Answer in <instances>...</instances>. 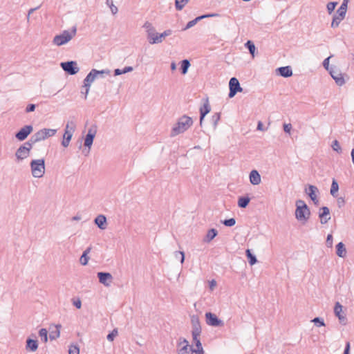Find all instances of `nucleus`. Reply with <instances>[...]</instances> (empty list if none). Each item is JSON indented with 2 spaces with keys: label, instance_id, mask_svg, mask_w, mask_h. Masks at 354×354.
<instances>
[{
  "label": "nucleus",
  "instance_id": "f257e3e1",
  "mask_svg": "<svg viewBox=\"0 0 354 354\" xmlns=\"http://www.w3.org/2000/svg\"><path fill=\"white\" fill-rule=\"evenodd\" d=\"M193 124L192 118L184 115L180 117L176 124L172 128L171 136H176L187 131Z\"/></svg>",
  "mask_w": 354,
  "mask_h": 354
},
{
  "label": "nucleus",
  "instance_id": "f03ea898",
  "mask_svg": "<svg viewBox=\"0 0 354 354\" xmlns=\"http://www.w3.org/2000/svg\"><path fill=\"white\" fill-rule=\"evenodd\" d=\"M310 215V211L306 204V203L302 200H297L296 201V210H295V217L298 221H306Z\"/></svg>",
  "mask_w": 354,
  "mask_h": 354
},
{
  "label": "nucleus",
  "instance_id": "7ed1b4c3",
  "mask_svg": "<svg viewBox=\"0 0 354 354\" xmlns=\"http://www.w3.org/2000/svg\"><path fill=\"white\" fill-rule=\"evenodd\" d=\"M77 28L75 26L73 27L71 32L64 30L60 35L54 37L53 42L55 45L58 46L64 45L75 36Z\"/></svg>",
  "mask_w": 354,
  "mask_h": 354
},
{
  "label": "nucleus",
  "instance_id": "20e7f679",
  "mask_svg": "<svg viewBox=\"0 0 354 354\" xmlns=\"http://www.w3.org/2000/svg\"><path fill=\"white\" fill-rule=\"evenodd\" d=\"M348 1L349 0H343L340 7L338 8L336 13L333 15L331 23L332 28L338 27L340 22L345 18Z\"/></svg>",
  "mask_w": 354,
  "mask_h": 354
},
{
  "label": "nucleus",
  "instance_id": "39448f33",
  "mask_svg": "<svg viewBox=\"0 0 354 354\" xmlns=\"http://www.w3.org/2000/svg\"><path fill=\"white\" fill-rule=\"evenodd\" d=\"M31 173L35 178H41L45 174L44 159L32 160L30 164Z\"/></svg>",
  "mask_w": 354,
  "mask_h": 354
},
{
  "label": "nucleus",
  "instance_id": "423d86ee",
  "mask_svg": "<svg viewBox=\"0 0 354 354\" xmlns=\"http://www.w3.org/2000/svg\"><path fill=\"white\" fill-rule=\"evenodd\" d=\"M62 68L68 75H73L77 74L80 68L75 61H68L60 64Z\"/></svg>",
  "mask_w": 354,
  "mask_h": 354
},
{
  "label": "nucleus",
  "instance_id": "0eeeda50",
  "mask_svg": "<svg viewBox=\"0 0 354 354\" xmlns=\"http://www.w3.org/2000/svg\"><path fill=\"white\" fill-rule=\"evenodd\" d=\"M97 133L96 126H92L88 130V133L84 138V145L88 148L87 153H89L94 138Z\"/></svg>",
  "mask_w": 354,
  "mask_h": 354
},
{
  "label": "nucleus",
  "instance_id": "6e6552de",
  "mask_svg": "<svg viewBox=\"0 0 354 354\" xmlns=\"http://www.w3.org/2000/svg\"><path fill=\"white\" fill-rule=\"evenodd\" d=\"M230 92L228 96L232 98L235 96L238 92H242L243 88L237 78L232 77L229 82Z\"/></svg>",
  "mask_w": 354,
  "mask_h": 354
},
{
  "label": "nucleus",
  "instance_id": "1a4fd4ad",
  "mask_svg": "<svg viewBox=\"0 0 354 354\" xmlns=\"http://www.w3.org/2000/svg\"><path fill=\"white\" fill-rule=\"evenodd\" d=\"M206 323L207 325L211 326H224V322L221 319H218V317L211 313L207 312L205 313Z\"/></svg>",
  "mask_w": 354,
  "mask_h": 354
},
{
  "label": "nucleus",
  "instance_id": "9d476101",
  "mask_svg": "<svg viewBox=\"0 0 354 354\" xmlns=\"http://www.w3.org/2000/svg\"><path fill=\"white\" fill-rule=\"evenodd\" d=\"M178 346L181 348L178 350V354H192L194 348L189 344L188 341L183 337L179 339Z\"/></svg>",
  "mask_w": 354,
  "mask_h": 354
},
{
  "label": "nucleus",
  "instance_id": "9b49d317",
  "mask_svg": "<svg viewBox=\"0 0 354 354\" xmlns=\"http://www.w3.org/2000/svg\"><path fill=\"white\" fill-rule=\"evenodd\" d=\"M32 131L33 127L32 125H26L16 133L15 138L19 141H23L28 138Z\"/></svg>",
  "mask_w": 354,
  "mask_h": 354
},
{
  "label": "nucleus",
  "instance_id": "f8f14e48",
  "mask_svg": "<svg viewBox=\"0 0 354 354\" xmlns=\"http://www.w3.org/2000/svg\"><path fill=\"white\" fill-rule=\"evenodd\" d=\"M329 73L338 86H342L345 84L342 74L335 67H330Z\"/></svg>",
  "mask_w": 354,
  "mask_h": 354
},
{
  "label": "nucleus",
  "instance_id": "ddd939ff",
  "mask_svg": "<svg viewBox=\"0 0 354 354\" xmlns=\"http://www.w3.org/2000/svg\"><path fill=\"white\" fill-rule=\"evenodd\" d=\"M305 192L308 195V196L310 198V199L313 201L314 204L315 205H318L319 200H318L317 195V193H319L318 188L315 185H309L308 189H306Z\"/></svg>",
  "mask_w": 354,
  "mask_h": 354
},
{
  "label": "nucleus",
  "instance_id": "4468645a",
  "mask_svg": "<svg viewBox=\"0 0 354 354\" xmlns=\"http://www.w3.org/2000/svg\"><path fill=\"white\" fill-rule=\"evenodd\" d=\"M342 304L339 301H337L334 307V313L335 316L338 317L340 324L346 325L347 319L346 316L342 314Z\"/></svg>",
  "mask_w": 354,
  "mask_h": 354
},
{
  "label": "nucleus",
  "instance_id": "2eb2a0df",
  "mask_svg": "<svg viewBox=\"0 0 354 354\" xmlns=\"http://www.w3.org/2000/svg\"><path fill=\"white\" fill-rule=\"evenodd\" d=\"M211 111V106L209 103L208 97L205 99V102L200 108V125L202 126L203 120L207 114Z\"/></svg>",
  "mask_w": 354,
  "mask_h": 354
},
{
  "label": "nucleus",
  "instance_id": "dca6fc26",
  "mask_svg": "<svg viewBox=\"0 0 354 354\" xmlns=\"http://www.w3.org/2000/svg\"><path fill=\"white\" fill-rule=\"evenodd\" d=\"M99 281L105 286H109L112 282L113 277L109 272H100L97 273Z\"/></svg>",
  "mask_w": 354,
  "mask_h": 354
},
{
  "label": "nucleus",
  "instance_id": "f3484780",
  "mask_svg": "<svg viewBox=\"0 0 354 354\" xmlns=\"http://www.w3.org/2000/svg\"><path fill=\"white\" fill-rule=\"evenodd\" d=\"M319 217L322 224L326 223L330 219V210L328 207H322L319 209Z\"/></svg>",
  "mask_w": 354,
  "mask_h": 354
},
{
  "label": "nucleus",
  "instance_id": "a211bd4d",
  "mask_svg": "<svg viewBox=\"0 0 354 354\" xmlns=\"http://www.w3.org/2000/svg\"><path fill=\"white\" fill-rule=\"evenodd\" d=\"M39 346L38 341L35 339L27 338L26 341V350L28 352H35Z\"/></svg>",
  "mask_w": 354,
  "mask_h": 354
},
{
  "label": "nucleus",
  "instance_id": "6ab92c4d",
  "mask_svg": "<svg viewBox=\"0 0 354 354\" xmlns=\"http://www.w3.org/2000/svg\"><path fill=\"white\" fill-rule=\"evenodd\" d=\"M30 152L26 149L25 146H20L15 152V156L18 161L23 160L28 158Z\"/></svg>",
  "mask_w": 354,
  "mask_h": 354
},
{
  "label": "nucleus",
  "instance_id": "aec40b11",
  "mask_svg": "<svg viewBox=\"0 0 354 354\" xmlns=\"http://www.w3.org/2000/svg\"><path fill=\"white\" fill-rule=\"evenodd\" d=\"M277 74L283 77H290L292 75V70L291 66H281L276 69Z\"/></svg>",
  "mask_w": 354,
  "mask_h": 354
},
{
  "label": "nucleus",
  "instance_id": "412c9836",
  "mask_svg": "<svg viewBox=\"0 0 354 354\" xmlns=\"http://www.w3.org/2000/svg\"><path fill=\"white\" fill-rule=\"evenodd\" d=\"M95 224L101 230H105L107 226L106 218L104 215L100 214L94 220Z\"/></svg>",
  "mask_w": 354,
  "mask_h": 354
},
{
  "label": "nucleus",
  "instance_id": "4be33fe9",
  "mask_svg": "<svg viewBox=\"0 0 354 354\" xmlns=\"http://www.w3.org/2000/svg\"><path fill=\"white\" fill-rule=\"evenodd\" d=\"M250 182L253 185H258L261 183V176L258 171L252 170L249 175Z\"/></svg>",
  "mask_w": 354,
  "mask_h": 354
},
{
  "label": "nucleus",
  "instance_id": "5701e85b",
  "mask_svg": "<svg viewBox=\"0 0 354 354\" xmlns=\"http://www.w3.org/2000/svg\"><path fill=\"white\" fill-rule=\"evenodd\" d=\"M336 254L338 257L344 258L346 256V250L344 244L339 242L336 245Z\"/></svg>",
  "mask_w": 354,
  "mask_h": 354
},
{
  "label": "nucleus",
  "instance_id": "b1692460",
  "mask_svg": "<svg viewBox=\"0 0 354 354\" xmlns=\"http://www.w3.org/2000/svg\"><path fill=\"white\" fill-rule=\"evenodd\" d=\"M218 234V231L212 228L207 231V233L204 239V241L207 243H209L211 241H212Z\"/></svg>",
  "mask_w": 354,
  "mask_h": 354
},
{
  "label": "nucleus",
  "instance_id": "393cba45",
  "mask_svg": "<svg viewBox=\"0 0 354 354\" xmlns=\"http://www.w3.org/2000/svg\"><path fill=\"white\" fill-rule=\"evenodd\" d=\"M60 328L61 325L55 326V330H51L49 334V338L50 340H54L58 338L60 335Z\"/></svg>",
  "mask_w": 354,
  "mask_h": 354
},
{
  "label": "nucleus",
  "instance_id": "a878e982",
  "mask_svg": "<svg viewBox=\"0 0 354 354\" xmlns=\"http://www.w3.org/2000/svg\"><path fill=\"white\" fill-rule=\"evenodd\" d=\"M250 201V198L248 196H241L238 200V206L241 208H245Z\"/></svg>",
  "mask_w": 354,
  "mask_h": 354
},
{
  "label": "nucleus",
  "instance_id": "bb28decb",
  "mask_svg": "<svg viewBox=\"0 0 354 354\" xmlns=\"http://www.w3.org/2000/svg\"><path fill=\"white\" fill-rule=\"evenodd\" d=\"M245 254L248 258V262L251 266L254 265L257 262V259L254 254H253L250 249L245 250Z\"/></svg>",
  "mask_w": 354,
  "mask_h": 354
},
{
  "label": "nucleus",
  "instance_id": "cd10ccee",
  "mask_svg": "<svg viewBox=\"0 0 354 354\" xmlns=\"http://www.w3.org/2000/svg\"><path fill=\"white\" fill-rule=\"evenodd\" d=\"M180 71L183 75H185L190 66V62L188 59H183L180 63Z\"/></svg>",
  "mask_w": 354,
  "mask_h": 354
},
{
  "label": "nucleus",
  "instance_id": "c85d7f7f",
  "mask_svg": "<svg viewBox=\"0 0 354 354\" xmlns=\"http://www.w3.org/2000/svg\"><path fill=\"white\" fill-rule=\"evenodd\" d=\"M339 190V185L337 183V182L333 179V181H332V184H331V187H330V194L333 196V197H337V192Z\"/></svg>",
  "mask_w": 354,
  "mask_h": 354
},
{
  "label": "nucleus",
  "instance_id": "c756f323",
  "mask_svg": "<svg viewBox=\"0 0 354 354\" xmlns=\"http://www.w3.org/2000/svg\"><path fill=\"white\" fill-rule=\"evenodd\" d=\"M171 32H172L171 30H169V29L166 30L163 32H162L160 34H158V38H156L153 40V41H159V43H161L163 41V39L166 37L170 35L171 34Z\"/></svg>",
  "mask_w": 354,
  "mask_h": 354
},
{
  "label": "nucleus",
  "instance_id": "7c9ffc66",
  "mask_svg": "<svg viewBox=\"0 0 354 354\" xmlns=\"http://www.w3.org/2000/svg\"><path fill=\"white\" fill-rule=\"evenodd\" d=\"M245 46L248 49L250 53L254 57L255 50H256V47H255L254 44L252 41L248 40L245 43Z\"/></svg>",
  "mask_w": 354,
  "mask_h": 354
},
{
  "label": "nucleus",
  "instance_id": "2f4dec72",
  "mask_svg": "<svg viewBox=\"0 0 354 354\" xmlns=\"http://www.w3.org/2000/svg\"><path fill=\"white\" fill-rule=\"evenodd\" d=\"M189 0H175V7L177 10H181Z\"/></svg>",
  "mask_w": 354,
  "mask_h": 354
},
{
  "label": "nucleus",
  "instance_id": "473e14b6",
  "mask_svg": "<svg viewBox=\"0 0 354 354\" xmlns=\"http://www.w3.org/2000/svg\"><path fill=\"white\" fill-rule=\"evenodd\" d=\"M91 83L92 82L86 77L84 80L83 88H86L85 99L87 98V95L88 94Z\"/></svg>",
  "mask_w": 354,
  "mask_h": 354
},
{
  "label": "nucleus",
  "instance_id": "72a5a7b5",
  "mask_svg": "<svg viewBox=\"0 0 354 354\" xmlns=\"http://www.w3.org/2000/svg\"><path fill=\"white\" fill-rule=\"evenodd\" d=\"M33 136L35 137V140H37L38 142L46 139V134H44V129L38 131L34 133Z\"/></svg>",
  "mask_w": 354,
  "mask_h": 354
},
{
  "label": "nucleus",
  "instance_id": "f704fd0d",
  "mask_svg": "<svg viewBox=\"0 0 354 354\" xmlns=\"http://www.w3.org/2000/svg\"><path fill=\"white\" fill-rule=\"evenodd\" d=\"M98 70L92 69L86 75V77L88 78L92 82H93L95 78L98 77Z\"/></svg>",
  "mask_w": 354,
  "mask_h": 354
},
{
  "label": "nucleus",
  "instance_id": "c9c22d12",
  "mask_svg": "<svg viewBox=\"0 0 354 354\" xmlns=\"http://www.w3.org/2000/svg\"><path fill=\"white\" fill-rule=\"evenodd\" d=\"M75 130V125H72L71 127L70 131H64L63 138H66V139H69L71 140L72 137H73V134Z\"/></svg>",
  "mask_w": 354,
  "mask_h": 354
},
{
  "label": "nucleus",
  "instance_id": "e433bc0d",
  "mask_svg": "<svg viewBox=\"0 0 354 354\" xmlns=\"http://www.w3.org/2000/svg\"><path fill=\"white\" fill-rule=\"evenodd\" d=\"M156 38H158V33L156 32V31L153 32V33H149V35H147V39H148L149 44H159V41H153V40Z\"/></svg>",
  "mask_w": 354,
  "mask_h": 354
},
{
  "label": "nucleus",
  "instance_id": "4c0bfd02",
  "mask_svg": "<svg viewBox=\"0 0 354 354\" xmlns=\"http://www.w3.org/2000/svg\"><path fill=\"white\" fill-rule=\"evenodd\" d=\"M39 335L41 340L46 343L48 341V330L46 328H41L39 331Z\"/></svg>",
  "mask_w": 354,
  "mask_h": 354
},
{
  "label": "nucleus",
  "instance_id": "58836bf2",
  "mask_svg": "<svg viewBox=\"0 0 354 354\" xmlns=\"http://www.w3.org/2000/svg\"><path fill=\"white\" fill-rule=\"evenodd\" d=\"M143 28H145L146 29V31L147 32V35H149V33H153L156 30L154 27L152 26V24L150 22H149V21H146L144 24Z\"/></svg>",
  "mask_w": 354,
  "mask_h": 354
},
{
  "label": "nucleus",
  "instance_id": "ea45409f",
  "mask_svg": "<svg viewBox=\"0 0 354 354\" xmlns=\"http://www.w3.org/2000/svg\"><path fill=\"white\" fill-rule=\"evenodd\" d=\"M221 223L227 227H232L236 224V220L234 218H230L222 221Z\"/></svg>",
  "mask_w": 354,
  "mask_h": 354
},
{
  "label": "nucleus",
  "instance_id": "a19ab883",
  "mask_svg": "<svg viewBox=\"0 0 354 354\" xmlns=\"http://www.w3.org/2000/svg\"><path fill=\"white\" fill-rule=\"evenodd\" d=\"M337 3L336 1H331L327 3L326 8L328 14H331L334 11Z\"/></svg>",
  "mask_w": 354,
  "mask_h": 354
},
{
  "label": "nucleus",
  "instance_id": "79ce46f5",
  "mask_svg": "<svg viewBox=\"0 0 354 354\" xmlns=\"http://www.w3.org/2000/svg\"><path fill=\"white\" fill-rule=\"evenodd\" d=\"M106 4L109 6L113 15H115L118 12V8L113 5V0H106Z\"/></svg>",
  "mask_w": 354,
  "mask_h": 354
},
{
  "label": "nucleus",
  "instance_id": "37998d69",
  "mask_svg": "<svg viewBox=\"0 0 354 354\" xmlns=\"http://www.w3.org/2000/svg\"><path fill=\"white\" fill-rule=\"evenodd\" d=\"M191 322H192V328L201 326L198 317L196 315H193L191 317Z\"/></svg>",
  "mask_w": 354,
  "mask_h": 354
},
{
  "label": "nucleus",
  "instance_id": "c03bdc74",
  "mask_svg": "<svg viewBox=\"0 0 354 354\" xmlns=\"http://www.w3.org/2000/svg\"><path fill=\"white\" fill-rule=\"evenodd\" d=\"M56 132V129H44V134H46V138L55 136Z\"/></svg>",
  "mask_w": 354,
  "mask_h": 354
},
{
  "label": "nucleus",
  "instance_id": "a18cd8bd",
  "mask_svg": "<svg viewBox=\"0 0 354 354\" xmlns=\"http://www.w3.org/2000/svg\"><path fill=\"white\" fill-rule=\"evenodd\" d=\"M331 147H332L334 151H337V153H340L342 152V148L339 145V142L337 140H335L333 142Z\"/></svg>",
  "mask_w": 354,
  "mask_h": 354
},
{
  "label": "nucleus",
  "instance_id": "49530a36",
  "mask_svg": "<svg viewBox=\"0 0 354 354\" xmlns=\"http://www.w3.org/2000/svg\"><path fill=\"white\" fill-rule=\"evenodd\" d=\"M312 322H314V324L317 326H325L324 319L319 317L314 318L312 320Z\"/></svg>",
  "mask_w": 354,
  "mask_h": 354
},
{
  "label": "nucleus",
  "instance_id": "de8ad7c7",
  "mask_svg": "<svg viewBox=\"0 0 354 354\" xmlns=\"http://www.w3.org/2000/svg\"><path fill=\"white\" fill-rule=\"evenodd\" d=\"M221 118L219 113H215L212 117V121L213 122L214 127L216 128Z\"/></svg>",
  "mask_w": 354,
  "mask_h": 354
},
{
  "label": "nucleus",
  "instance_id": "09e8293b",
  "mask_svg": "<svg viewBox=\"0 0 354 354\" xmlns=\"http://www.w3.org/2000/svg\"><path fill=\"white\" fill-rule=\"evenodd\" d=\"M174 256L176 259H180V263H183L185 261V252L183 251H176L174 252Z\"/></svg>",
  "mask_w": 354,
  "mask_h": 354
},
{
  "label": "nucleus",
  "instance_id": "8fccbe9b",
  "mask_svg": "<svg viewBox=\"0 0 354 354\" xmlns=\"http://www.w3.org/2000/svg\"><path fill=\"white\" fill-rule=\"evenodd\" d=\"M89 257L86 255V253H83L80 259V262L82 265L86 266L88 264Z\"/></svg>",
  "mask_w": 354,
  "mask_h": 354
},
{
  "label": "nucleus",
  "instance_id": "3c124183",
  "mask_svg": "<svg viewBox=\"0 0 354 354\" xmlns=\"http://www.w3.org/2000/svg\"><path fill=\"white\" fill-rule=\"evenodd\" d=\"M68 354H80V348L77 346L71 345L69 347Z\"/></svg>",
  "mask_w": 354,
  "mask_h": 354
},
{
  "label": "nucleus",
  "instance_id": "603ef678",
  "mask_svg": "<svg viewBox=\"0 0 354 354\" xmlns=\"http://www.w3.org/2000/svg\"><path fill=\"white\" fill-rule=\"evenodd\" d=\"M118 335V330L116 328L113 329L106 337L108 341L112 342L113 341L115 336Z\"/></svg>",
  "mask_w": 354,
  "mask_h": 354
},
{
  "label": "nucleus",
  "instance_id": "864d4df0",
  "mask_svg": "<svg viewBox=\"0 0 354 354\" xmlns=\"http://www.w3.org/2000/svg\"><path fill=\"white\" fill-rule=\"evenodd\" d=\"M201 333V326L192 328V336H200Z\"/></svg>",
  "mask_w": 354,
  "mask_h": 354
},
{
  "label": "nucleus",
  "instance_id": "5fc2aeb1",
  "mask_svg": "<svg viewBox=\"0 0 354 354\" xmlns=\"http://www.w3.org/2000/svg\"><path fill=\"white\" fill-rule=\"evenodd\" d=\"M198 21V20L197 17H196L194 19H193V20H192V21H189V22L187 24L186 26L185 27V28H184L183 30H187V29H189V28H190L193 27L194 26H195V25L196 24V23H197Z\"/></svg>",
  "mask_w": 354,
  "mask_h": 354
},
{
  "label": "nucleus",
  "instance_id": "6e6d98bb",
  "mask_svg": "<svg viewBox=\"0 0 354 354\" xmlns=\"http://www.w3.org/2000/svg\"><path fill=\"white\" fill-rule=\"evenodd\" d=\"M217 16H218V14H217V13L206 14V15H203L197 17V19L199 21L201 19H205V18L214 17H217Z\"/></svg>",
  "mask_w": 354,
  "mask_h": 354
},
{
  "label": "nucleus",
  "instance_id": "4d7b16f0",
  "mask_svg": "<svg viewBox=\"0 0 354 354\" xmlns=\"http://www.w3.org/2000/svg\"><path fill=\"white\" fill-rule=\"evenodd\" d=\"M333 235L329 234H328L327 236V238H326V244L327 245V247L328 248H332L333 247Z\"/></svg>",
  "mask_w": 354,
  "mask_h": 354
},
{
  "label": "nucleus",
  "instance_id": "13d9d810",
  "mask_svg": "<svg viewBox=\"0 0 354 354\" xmlns=\"http://www.w3.org/2000/svg\"><path fill=\"white\" fill-rule=\"evenodd\" d=\"M332 56H329L327 58H326L324 62H323V66L324 67L325 69H326L327 71H330V68L329 67V59Z\"/></svg>",
  "mask_w": 354,
  "mask_h": 354
},
{
  "label": "nucleus",
  "instance_id": "bf43d9fd",
  "mask_svg": "<svg viewBox=\"0 0 354 354\" xmlns=\"http://www.w3.org/2000/svg\"><path fill=\"white\" fill-rule=\"evenodd\" d=\"M338 207L341 208L345 205V200L343 197H339L337 200Z\"/></svg>",
  "mask_w": 354,
  "mask_h": 354
},
{
  "label": "nucleus",
  "instance_id": "052dcab7",
  "mask_svg": "<svg viewBox=\"0 0 354 354\" xmlns=\"http://www.w3.org/2000/svg\"><path fill=\"white\" fill-rule=\"evenodd\" d=\"M195 344H196V350L199 351V352H201V353H204V350H203V348L202 346V344H201V341H196Z\"/></svg>",
  "mask_w": 354,
  "mask_h": 354
},
{
  "label": "nucleus",
  "instance_id": "680f3d73",
  "mask_svg": "<svg viewBox=\"0 0 354 354\" xmlns=\"http://www.w3.org/2000/svg\"><path fill=\"white\" fill-rule=\"evenodd\" d=\"M98 76H100L101 77H104V75H109L111 73L109 69L98 71Z\"/></svg>",
  "mask_w": 354,
  "mask_h": 354
},
{
  "label": "nucleus",
  "instance_id": "e2e57ef3",
  "mask_svg": "<svg viewBox=\"0 0 354 354\" xmlns=\"http://www.w3.org/2000/svg\"><path fill=\"white\" fill-rule=\"evenodd\" d=\"M35 104H28V106L26 108V111L27 113L32 112V111H35Z\"/></svg>",
  "mask_w": 354,
  "mask_h": 354
},
{
  "label": "nucleus",
  "instance_id": "0e129e2a",
  "mask_svg": "<svg viewBox=\"0 0 354 354\" xmlns=\"http://www.w3.org/2000/svg\"><path fill=\"white\" fill-rule=\"evenodd\" d=\"M292 129L291 124H283V131L287 133H290V131Z\"/></svg>",
  "mask_w": 354,
  "mask_h": 354
},
{
  "label": "nucleus",
  "instance_id": "69168bd1",
  "mask_svg": "<svg viewBox=\"0 0 354 354\" xmlns=\"http://www.w3.org/2000/svg\"><path fill=\"white\" fill-rule=\"evenodd\" d=\"M73 304L78 309L82 307V301L80 299L73 301Z\"/></svg>",
  "mask_w": 354,
  "mask_h": 354
},
{
  "label": "nucleus",
  "instance_id": "338daca9",
  "mask_svg": "<svg viewBox=\"0 0 354 354\" xmlns=\"http://www.w3.org/2000/svg\"><path fill=\"white\" fill-rule=\"evenodd\" d=\"M350 348H351L350 342H347L346 343V346H345V348H344V351L343 354H349L350 353Z\"/></svg>",
  "mask_w": 354,
  "mask_h": 354
},
{
  "label": "nucleus",
  "instance_id": "774afa93",
  "mask_svg": "<svg viewBox=\"0 0 354 354\" xmlns=\"http://www.w3.org/2000/svg\"><path fill=\"white\" fill-rule=\"evenodd\" d=\"M21 146H25L26 149L30 153V151L32 148V145H31V143L27 141L25 143H24Z\"/></svg>",
  "mask_w": 354,
  "mask_h": 354
}]
</instances>
